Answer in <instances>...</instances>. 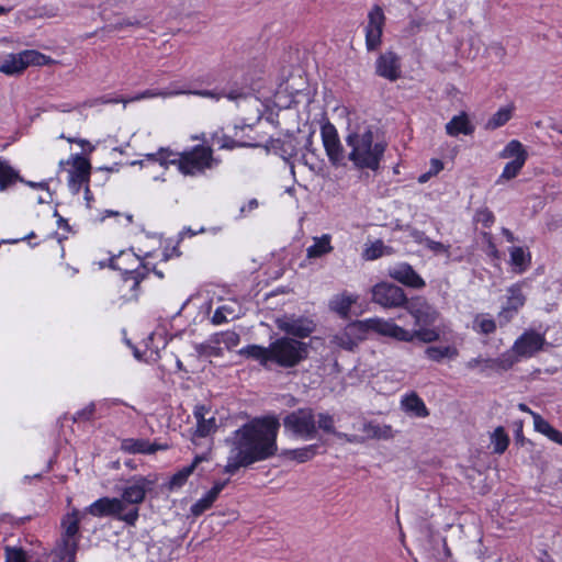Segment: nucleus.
Here are the masks:
<instances>
[{"label": "nucleus", "mask_w": 562, "mask_h": 562, "mask_svg": "<svg viewBox=\"0 0 562 562\" xmlns=\"http://www.w3.org/2000/svg\"><path fill=\"white\" fill-rule=\"evenodd\" d=\"M375 71L380 77L395 81L401 76V61L393 52L381 54L375 61Z\"/></svg>", "instance_id": "obj_21"}, {"label": "nucleus", "mask_w": 562, "mask_h": 562, "mask_svg": "<svg viewBox=\"0 0 562 562\" xmlns=\"http://www.w3.org/2000/svg\"><path fill=\"white\" fill-rule=\"evenodd\" d=\"M85 513L72 508L66 513L60 521L61 536L52 551V562H75L80 540L79 522Z\"/></svg>", "instance_id": "obj_6"}, {"label": "nucleus", "mask_w": 562, "mask_h": 562, "mask_svg": "<svg viewBox=\"0 0 562 562\" xmlns=\"http://www.w3.org/2000/svg\"><path fill=\"white\" fill-rule=\"evenodd\" d=\"M515 105L513 103L501 106L485 123V128L494 131L504 126L514 115Z\"/></svg>", "instance_id": "obj_32"}, {"label": "nucleus", "mask_w": 562, "mask_h": 562, "mask_svg": "<svg viewBox=\"0 0 562 562\" xmlns=\"http://www.w3.org/2000/svg\"><path fill=\"white\" fill-rule=\"evenodd\" d=\"M18 180V172L9 165L7 160L0 158V191L7 190Z\"/></svg>", "instance_id": "obj_36"}, {"label": "nucleus", "mask_w": 562, "mask_h": 562, "mask_svg": "<svg viewBox=\"0 0 562 562\" xmlns=\"http://www.w3.org/2000/svg\"><path fill=\"white\" fill-rule=\"evenodd\" d=\"M331 235L323 234L312 238V244L306 248V257L308 259H318L334 250L331 245Z\"/></svg>", "instance_id": "obj_27"}, {"label": "nucleus", "mask_w": 562, "mask_h": 562, "mask_svg": "<svg viewBox=\"0 0 562 562\" xmlns=\"http://www.w3.org/2000/svg\"><path fill=\"white\" fill-rule=\"evenodd\" d=\"M88 513L94 517L112 516L123 521L124 512L119 497H101L90 504L85 514Z\"/></svg>", "instance_id": "obj_20"}, {"label": "nucleus", "mask_w": 562, "mask_h": 562, "mask_svg": "<svg viewBox=\"0 0 562 562\" xmlns=\"http://www.w3.org/2000/svg\"><path fill=\"white\" fill-rule=\"evenodd\" d=\"M317 426L319 429L326 431V432H329V434H334L335 432V422H334V417L329 414H326V413H321L318 414V418H317Z\"/></svg>", "instance_id": "obj_51"}, {"label": "nucleus", "mask_w": 562, "mask_h": 562, "mask_svg": "<svg viewBox=\"0 0 562 562\" xmlns=\"http://www.w3.org/2000/svg\"><path fill=\"white\" fill-rule=\"evenodd\" d=\"M135 164L136 161L133 162ZM137 164L142 167L158 165L164 169L177 165L178 170L184 176H201L206 170L215 168L218 161L213 157L211 147L196 145L182 153L161 147L156 153L145 154Z\"/></svg>", "instance_id": "obj_2"}, {"label": "nucleus", "mask_w": 562, "mask_h": 562, "mask_svg": "<svg viewBox=\"0 0 562 562\" xmlns=\"http://www.w3.org/2000/svg\"><path fill=\"white\" fill-rule=\"evenodd\" d=\"M26 184L31 188L38 189V190H47V188H48L47 181H41V182L27 181Z\"/></svg>", "instance_id": "obj_62"}, {"label": "nucleus", "mask_w": 562, "mask_h": 562, "mask_svg": "<svg viewBox=\"0 0 562 562\" xmlns=\"http://www.w3.org/2000/svg\"><path fill=\"white\" fill-rule=\"evenodd\" d=\"M530 415L533 419V428L537 432H540L543 436H547L549 430L551 429V425L541 415L536 412H530Z\"/></svg>", "instance_id": "obj_50"}, {"label": "nucleus", "mask_w": 562, "mask_h": 562, "mask_svg": "<svg viewBox=\"0 0 562 562\" xmlns=\"http://www.w3.org/2000/svg\"><path fill=\"white\" fill-rule=\"evenodd\" d=\"M531 262L530 252L522 247H512L509 250V263L516 273L525 272Z\"/></svg>", "instance_id": "obj_31"}, {"label": "nucleus", "mask_w": 562, "mask_h": 562, "mask_svg": "<svg viewBox=\"0 0 562 562\" xmlns=\"http://www.w3.org/2000/svg\"><path fill=\"white\" fill-rule=\"evenodd\" d=\"M409 236L414 240V243H416L418 245H420L425 240V238H426L425 233L420 232L418 229H412L409 232Z\"/></svg>", "instance_id": "obj_60"}, {"label": "nucleus", "mask_w": 562, "mask_h": 562, "mask_svg": "<svg viewBox=\"0 0 562 562\" xmlns=\"http://www.w3.org/2000/svg\"><path fill=\"white\" fill-rule=\"evenodd\" d=\"M446 133L451 137L459 135H472L475 131V125L471 121L469 114L464 111L451 117L445 126Z\"/></svg>", "instance_id": "obj_25"}, {"label": "nucleus", "mask_w": 562, "mask_h": 562, "mask_svg": "<svg viewBox=\"0 0 562 562\" xmlns=\"http://www.w3.org/2000/svg\"><path fill=\"white\" fill-rule=\"evenodd\" d=\"M211 507L212 505L202 496L190 507V513L193 517H199Z\"/></svg>", "instance_id": "obj_53"}, {"label": "nucleus", "mask_w": 562, "mask_h": 562, "mask_svg": "<svg viewBox=\"0 0 562 562\" xmlns=\"http://www.w3.org/2000/svg\"><path fill=\"white\" fill-rule=\"evenodd\" d=\"M443 169V162L438 158L430 159L429 173L435 177Z\"/></svg>", "instance_id": "obj_57"}, {"label": "nucleus", "mask_w": 562, "mask_h": 562, "mask_svg": "<svg viewBox=\"0 0 562 562\" xmlns=\"http://www.w3.org/2000/svg\"><path fill=\"white\" fill-rule=\"evenodd\" d=\"M367 431L369 434H371L373 437H376V438H390L391 435H392V428L391 426H380V425H373V424H369L367 426Z\"/></svg>", "instance_id": "obj_52"}, {"label": "nucleus", "mask_w": 562, "mask_h": 562, "mask_svg": "<svg viewBox=\"0 0 562 562\" xmlns=\"http://www.w3.org/2000/svg\"><path fill=\"white\" fill-rule=\"evenodd\" d=\"M530 415L533 419V428L537 432H540L543 436H547L549 430L551 429V425L541 415L536 412H530Z\"/></svg>", "instance_id": "obj_49"}, {"label": "nucleus", "mask_w": 562, "mask_h": 562, "mask_svg": "<svg viewBox=\"0 0 562 562\" xmlns=\"http://www.w3.org/2000/svg\"><path fill=\"white\" fill-rule=\"evenodd\" d=\"M499 158L508 159L509 161L526 164L528 153L526 147L517 139L508 142L498 154Z\"/></svg>", "instance_id": "obj_29"}, {"label": "nucleus", "mask_w": 562, "mask_h": 562, "mask_svg": "<svg viewBox=\"0 0 562 562\" xmlns=\"http://www.w3.org/2000/svg\"><path fill=\"white\" fill-rule=\"evenodd\" d=\"M357 296L346 292L334 296L329 302V307L333 312L341 317H347L352 304L357 302Z\"/></svg>", "instance_id": "obj_33"}, {"label": "nucleus", "mask_w": 562, "mask_h": 562, "mask_svg": "<svg viewBox=\"0 0 562 562\" xmlns=\"http://www.w3.org/2000/svg\"><path fill=\"white\" fill-rule=\"evenodd\" d=\"M76 144H78L88 154L92 153L95 148L89 140L83 138H77Z\"/></svg>", "instance_id": "obj_61"}, {"label": "nucleus", "mask_w": 562, "mask_h": 562, "mask_svg": "<svg viewBox=\"0 0 562 562\" xmlns=\"http://www.w3.org/2000/svg\"><path fill=\"white\" fill-rule=\"evenodd\" d=\"M409 334L412 335V341L417 338L418 340L426 344L436 341L440 337V334L437 329L424 328L423 326L418 327V329L409 330Z\"/></svg>", "instance_id": "obj_42"}, {"label": "nucleus", "mask_w": 562, "mask_h": 562, "mask_svg": "<svg viewBox=\"0 0 562 562\" xmlns=\"http://www.w3.org/2000/svg\"><path fill=\"white\" fill-rule=\"evenodd\" d=\"M493 364L492 358H483V357H476L470 359L465 363V368L469 370H476L479 369L481 372L485 371H493Z\"/></svg>", "instance_id": "obj_44"}, {"label": "nucleus", "mask_w": 562, "mask_h": 562, "mask_svg": "<svg viewBox=\"0 0 562 562\" xmlns=\"http://www.w3.org/2000/svg\"><path fill=\"white\" fill-rule=\"evenodd\" d=\"M229 480H225V481H216L214 482L213 486L211 487V490H209L204 495L203 497L211 504L213 505L214 502L217 499L218 495L221 494V492L225 488V486L228 484Z\"/></svg>", "instance_id": "obj_47"}, {"label": "nucleus", "mask_w": 562, "mask_h": 562, "mask_svg": "<svg viewBox=\"0 0 562 562\" xmlns=\"http://www.w3.org/2000/svg\"><path fill=\"white\" fill-rule=\"evenodd\" d=\"M109 260V266L121 270L125 276V281H133V286L138 285L150 270L148 263H140L132 251H120L117 256L113 255Z\"/></svg>", "instance_id": "obj_9"}, {"label": "nucleus", "mask_w": 562, "mask_h": 562, "mask_svg": "<svg viewBox=\"0 0 562 562\" xmlns=\"http://www.w3.org/2000/svg\"><path fill=\"white\" fill-rule=\"evenodd\" d=\"M184 91H186L184 94H195V95H200L203 98H212V99L218 100V94L213 91H210V90H196V91L184 90Z\"/></svg>", "instance_id": "obj_59"}, {"label": "nucleus", "mask_w": 562, "mask_h": 562, "mask_svg": "<svg viewBox=\"0 0 562 562\" xmlns=\"http://www.w3.org/2000/svg\"><path fill=\"white\" fill-rule=\"evenodd\" d=\"M121 449L128 453L150 454L158 449H166V447L157 446L146 439L127 438L122 440Z\"/></svg>", "instance_id": "obj_28"}, {"label": "nucleus", "mask_w": 562, "mask_h": 562, "mask_svg": "<svg viewBox=\"0 0 562 562\" xmlns=\"http://www.w3.org/2000/svg\"><path fill=\"white\" fill-rule=\"evenodd\" d=\"M367 338L363 319L348 324L341 331L333 336L330 344L335 347L353 350Z\"/></svg>", "instance_id": "obj_16"}, {"label": "nucleus", "mask_w": 562, "mask_h": 562, "mask_svg": "<svg viewBox=\"0 0 562 562\" xmlns=\"http://www.w3.org/2000/svg\"><path fill=\"white\" fill-rule=\"evenodd\" d=\"M193 471L194 465H187L179 470L178 472H176L169 481V488L173 490L181 487L187 482L189 476L193 473Z\"/></svg>", "instance_id": "obj_43"}, {"label": "nucleus", "mask_w": 562, "mask_h": 562, "mask_svg": "<svg viewBox=\"0 0 562 562\" xmlns=\"http://www.w3.org/2000/svg\"><path fill=\"white\" fill-rule=\"evenodd\" d=\"M522 288L524 282H518L507 289L506 301L498 313L501 324L508 323L525 305L526 296Z\"/></svg>", "instance_id": "obj_18"}, {"label": "nucleus", "mask_w": 562, "mask_h": 562, "mask_svg": "<svg viewBox=\"0 0 562 562\" xmlns=\"http://www.w3.org/2000/svg\"><path fill=\"white\" fill-rule=\"evenodd\" d=\"M407 311L414 317L415 325L418 327L431 325L438 318V312L422 299L412 302L407 306Z\"/></svg>", "instance_id": "obj_23"}, {"label": "nucleus", "mask_w": 562, "mask_h": 562, "mask_svg": "<svg viewBox=\"0 0 562 562\" xmlns=\"http://www.w3.org/2000/svg\"><path fill=\"white\" fill-rule=\"evenodd\" d=\"M363 324L367 335L372 331L396 341L412 342L409 330L398 326L393 319L371 317L363 319Z\"/></svg>", "instance_id": "obj_11"}, {"label": "nucleus", "mask_w": 562, "mask_h": 562, "mask_svg": "<svg viewBox=\"0 0 562 562\" xmlns=\"http://www.w3.org/2000/svg\"><path fill=\"white\" fill-rule=\"evenodd\" d=\"M65 164L70 165L68 187L74 194L79 193L82 187H86V192H89L88 182L90 178L91 165L88 158L80 154L71 155L66 161L60 160L59 167Z\"/></svg>", "instance_id": "obj_10"}, {"label": "nucleus", "mask_w": 562, "mask_h": 562, "mask_svg": "<svg viewBox=\"0 0 562 562\" xmlns=\"http://www.w3.org/2000/svg\"><path fill=\"white\" fill-rule=\"evenodd\" d=\"M5 562H29V557L27 553L19 547H7Z\"/></svg>", "instance_id": "obj_45"}, {"label": "nucleus", "mask_w": 562, "mask_h": 562, "mask_svg": "<svg viewBox=\"0 0 562 562\" xmlns=\"http://www.w3.org/2000/svg\"><path fill=\"white\" fill-rule=\"evenodd\" d=\"M348 159L357 169L376 171L386 150V142L370 126H359L346 137Z\"/></svg>", "instance_id": "obj_4"}, {"label": "nucleus", "mask_w": 562, "mask_h": 562, "mask_svg": "<svg viewBox=\"0 0 562 562\" xmlns=\"http://www.w3.org/2000/svg\"><path fill=\"white\" fill-rule=\"evenodd\" d=\"M321 136L326 155L334 166H341L345 161V150L340 143L336 127L327 122L321 127Z\"/></svg>", "instance_id": "obj_14"}, {"label": "nucleus", "mask_w": 562, "mask_h": 562, "mask_svg": "<svg viewBox=\"0 0 562 562\" xmlns=\"http://www.w3.org/2000/svg\"><path fill=\"white\" fill-rule=\"evenodd\" d=\"M310 344L282 336L269 344L268 347L248 345L239 350V355L258 361L262 367L271 369L293 368L308 356Z\"/></svg>", "instance_id": "obj_3"}, {"label": "nucleus", "mask_w": 562, "mask_h": 562, "mask_svg": "<svg viewBox=\"0 0 562 562\" xmlns=\"http://www.w3.org/2000/svg\"><path fill=\"white\" fill-rule=\"evenodd\" d=\"M425 356L431 361L440 362L443 359H456L459 356V350L452 345L429 346L425 350Z\"/></svg>", "instance_id": "obj_34"}, {"label": "nucleus", "mask_w": 562, "mask_h": 562, "mask_svg": "<svg viewBox=\"0 0 562 562\" xmlns=\"http://www.w3.org/2000/svg\"><path fill=\"white\" fill-rule=\"evenodd\" d=\"M94 409V404L90 403L83 409L77 412L75 419H89L93 415Z\"/></svg>", "instance_id": "obj_56"}, {"label": "nucleus", "mask_w": 562, "mask_h": 562, "mask_svg": "<svg viewBox=\"0 0 562 562\" xmlns=\"http://www.w3.org/2000/svg\"><path fill=\"white\" fill-rule=\"evenodd\" d=\"M276 326L288 337L304 339L315 330V323L307 316H297L285 314L276 319Z\"/></svg>", "instance_id": "obj_12"}, {"label": "nucleus", "mask_w": 562, "mask_h": 562, "mask_svg": "<svg viewBox=\"0 0 562 562\" xmlns=\"http://www.w3.org/2000/svg\"><path fill=\"white\" fill-rule=\"evenodd\" d=\"M207 460H209V456L206 453L198 454L194 457L193 462L190 465H194V469H195L199 463H201L203 461H207Z\"/></svg>", "instance_id": "obj_63"}, {"label": "nucleus", "mask_w": 562, "mask_h": 562, "mask_svg": "<svg viewBox=\"0 0 562 562\" xmlns=\"http://www.w3.org/2000/svg\"><path fill=\"white\" fill-rule=\"evenodd\" d=\"M371 293L372 301L386 308L404 306L407 301L404 291L400 286L389 282L375 284Z\"/></svg>", "instance_id": "obj_13"}, {"label": "nucleus", "mask_w": 562, "mask_h": 562, "mask_svg": "<svg viewBox=\"0 0 562 562\" xmlns=\"http://www.w3.org/2000/svg\"><path fill=\"white\" fill-rule=\"evenodd\" d=\"M235 307L236 303L234 302L218 306L213 314V323L222 324L236 318L239 315V311Z\"/></svg>", "instance_id": "obj_38"}, {"label": "nucleus", "mask_w": 562, "mask_h": 562, "mask_svg": "<svg viewBox=\"0 0 562 562\" xmlns=\"http://www.w3.org/2000/svg\"><path fill=\"white\" fill-rule=\"evenodd\" d=\"M524 166H525V164L508 161L504 166L501 175L498 176L496 183L501 184V183H504L506 181H509V180L516 178L520 173Z\"/></svg>", "instance_id": "obj_41"}, {"label": "nucleus", "mask_w": 562, "mask_h": 562, "mask_svg": "<svg viewBox=\"0 0 562 562\" xmlns=\"http://www.w3.org/2000/svg\"><path fill=\"white\" fill-rule=\"evenodd\" d=\"M520 357L516 356L513 348L510 350H507L503 352L497 358H492L493 364V371L498 370H508L510 369L519 359Z\"/></svg>", "instance_id": "obj_40"}, {"label": "nucleus", "mask_w": 562, "mask_h": 562, "mask_svg": "<svg viewBox=\"0 0 562 562\" xmlns=\"http://www.w3.org/2000/svg\"><path fill=\"white\" fill-rule=\"evenodd\" d=\"M229 480H225V481H216L214 482L213 486L211 487V490H209L204 495L203 497L211 504L213 505L214 502L217 499L218 495L221 494V492L225 488V486L228 484Z\"/></svg>", "instance_id": "obj_46"}, {"label": "nucleus", "mask_w": 562, "mask_h": 562, "mask_svg": "<svg viewBox=\"0 0 562 562\" xmlns=\"http://www.w3.org/2000/svg\"><path fill=\"white\" fill-rule=\"evenodd\" d=\"M280 428L274 416L254 418L225 439L228 447L224 472L236 473L240 468L267 460L277 453Z\"/></svg>", "instance_id": "obj_1"}, {"label": "nucleus", "mask_w": 562, "mask_h": 562, "mask_svg": "<svg viewBox=\"0 0 562 562\" xmlns=\"http://www.w3.org/2000/svg\"><path fill=\"white\" fill-rule=\"evenodd\" d=\"M159 337L158 333H153L148 337V341L146 342V349L143 353H140L137 349L134 350V356L137 360H143L145 362L156 361L159 358V346L156 345L155 347L149 346V342L154 345L155 340Z\"/></svg>", "instance_id": "obj_39"}, {"label": "nucleus", "mask_w": 562, "mask_h": 562, "mask_svg": "<svg viewBox=\"0 0 562 562\" xmlns=\"http://www.w3.org/2000/svg\"><path fill=\"white\" fill-rule=\"evenodd\" d=\"M49 61L50 58L44 54L34 49H25L8 54L0 61V72L5 76H19L30 66H43Z\"/></svg>", "instance_id": "obj_7"}, {"label": "nucleus", "mask_w": 562, "mask_h": 562, "mask_svg": "<svg viewBox=\"0 0 562 562\" xmlns=\"http://www.w3.org/2000/svg\"><path fill=\"white\" fill-rule=\"evenodd\" d=\"M493 451L497 454H502L506 451L509 445V437L502 426L496 427L490 436Z\"/></svg>", "instance_id": "obj_35"}, {"label": "nucleus", "mask_w": 562, "mask_h": 562, "mask_svg": "<svg viewBox=\"0 0 562 562\" xmlns=\"http://www.w3.org/2000/svg\"><path fill=\"white\" fill-rule=\"evenodd\" d=\"M156 483L155 475H134L126 481L121 488V497H119L124 512L123 522L130 526L136 524L139 517L138 506L144 502L147 493L155 487Z\"/></svg>", "instance_id": "obj_5"}, {"label": "nucleus", "mask_w": 562, "mask_h": 562, "mask_svg": "<svg viewBox=\"0 0 562 562\" xmlns=\"http://www.w3.org/2000/svg\"><path fill=\"white\" fill-rule=\"evenodd\" d=\"M401 409L413 417L425 418L429 415L423 398L415 392L404 394L401 398Z\"/></svg>", "instance_id": "obj_26"}, {"label": "nucleus", "mask_w": 562, "mask_h": 562, "mask_svg": "<svg viewBox=\"0 0 562 562\" xmlns=\"http://www.w3.org/2000/svg\"><path fill=\"white\" fill-rule=\"evenodd\" d=\"M384 24L383 9L380 5H373L368 12V23L364 27L368 50H374L381 45Z\"/></svg>", "instance_id": "obj_15"}, {"label": "nucleus", "mask_w": 562, "mask_h": 562, "mask_svg": "<svg viewBox=\"0 0 562 562\" xmlns=\"http://www.w3.org/2000/svg\"><path fill=\"white\" fill-rule=\"evenodd\" d=\"M215 143L218 145L222 149H233L235 147L244 146V144L236 142L235 139L228 137V136H216Z\"/></svg>", "instance_id": "obj_54"}, {"label": "nucleus", "mask_w": 562, "mask_h": 562, "mask_svg": "<svg viewBox=\"0 0 562 562\" xmlns=\"http://www.w3.org/2000/svg\"><path fill=\"white\" fill-rule=\"evenodd\" d=\"M544 344V337L533 330L525 331L516 339L513 350L520 358H530L539 351Z\"/></svg>", "instance_id": "obj_19"}, {"label": "nucleus", "mask_w": 562, "mask_h": 562, "mask_svg": "<svg viewBox=\"0 0 562 562\" xmlns=\"http://www.w3.org/2000/svg\"><path fill=\"white\" fill-rule=\"evenodd\" d=\"M186 91L183 89H172V88H166V89H147L143 92H139L133 97H131L127 100H121V99H108L104 97L97 98L90 101L85 102L83 104L86 106H97L100 104H106V103H119L123 102L124 104L130 102H136L144 99H153V98H171L180 94H184Z\"/></svg>", "instance_id": "obj_17"}, {"label": "nucleus", "mask_w": 562, "mask_h": 562, "mask_svg": "<svg viewBox=\"0 0 562 562\" xmlns=\"http://www.w3.org/2000/svg\"><path fill=\"white\" fill-rule=\"evenodd\" d=\"M387 274L409 288L420 289L425 285L423 278L408 263H398L391 267Z\"/></svg>", "instance_id": "obj_22"}, {"label": "nucleus", "mask_w": 562, "mask_h": 562, "mask_svg": "<svg viewBox=\"0 0 562 562\" xmlns=\"http://www.w3.org/2000/svg\"><path fill=\"white\" fill-rule=\"evenodd\" d=\"M427 249L434 252L435 255H445L446 257L450 256V246L445 245L440 241L431 240Z\"/></svg>", "instance_id": "obj_55"}, {"label": "nucleus", "mask_w": 562, "mask_h": 562, "mask_svg": "<svg viewBox=\"0 0 562 562\" xmlns=\"http://www.w3.org/2000/svg\"><path fill=\"white\" fill-rule=\"evenodd\" d=\"M384 245L381 240H376L368 246L363 251V257L367 260H374L383 255Z\"/></svg>", "instance_id": "obj_48"}, {"label": "nucleus", "mask_w": 562, "mask_h": 562, "mask_svg": "<svg viewBox=\"0 0 562 562\" xmlns=\"http://www.w3.org/2000/svg\"><path fill=\"white\" fill-rule=\"evenodd\" d=\"M44 191H45V194L40 195V196L37 198V202H38L40 204H42V203H48V202H50V200H52V194H50L49 190L47 189V190H44Z\"/></svg>", "instance_id": "obj_64"}, {"label": "nucleus", "mask_w": 562, "mask_h": 562, "mask_svg": "<svg viewBox=\"0 0 562 562\" xmlns=\"http://www.w3.org/2000/svg\"><path fill=\"white\" fill-rule=\"evenodd\" d=\"M546 437L558 445H562V432L554 428L553 426L551 427Z\"/></svg>", "instance_id": "obj_58"}, {"label": "nucleus", "mask_w": 562, "mask_h": 562, "mask_svg": "<svg viewBox=\"0 0 562 562\" xmlns=\"http://www.w3.org/2000/svg\"><path fill=\"white\" fill-rule=\"evenodd\" d=\"M317 445H308L295 449H284L280 452V457L285 460L304 463L312 460L317 454Z\"/></svg>", "instance_id": "obj_30"}, {"label": "nucleus", "mask_w": 562, "mask_h": 562, "mask_svg": "<svg viewBox=\"0 0 562 562\" xmlns=\"http://www.w3.org/2000/svg\"><path fill=\"white\" fill-rule=\"evenodd\" d=\"M283 425L285 430L303 440L315 438L317 432L315 415L311 408H300L292 412L285 416Z\"/></svg>", "instance_id": "obj_8"}, {"label": "nucleus", "mask_w": 562, "mask_h": 562, "mask_svg": "<svg viewBox=\"0 0 562 562\" xmlns=\"http://www.w3.org/2000/svg\"><path fill=\"white\" fill-rule=\"evenodd\" d=\"M193 416L196 420L195 436L207 437L216 431L218 426L216 418L206 406H195Z\"/></svg>", "instance_id": "obj_24"}, {"label": "nucleus", "mask_w": 562, "mask_h": 562, "mask_svg": "<svg viewBox=\"0 0 562 562\" xmlns=\"http://www.w3.org/2000/svg\"><path fill=\"white\" fill-rule=\"evenodd\" d=\"M473 329L476 333L488 335L496 330V323L490 314L481 313L474 317Z\"/></svg>", "instance_id": "obj_37"}]
</instances>
